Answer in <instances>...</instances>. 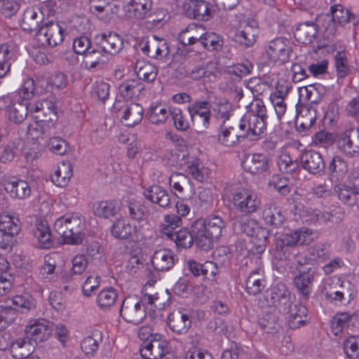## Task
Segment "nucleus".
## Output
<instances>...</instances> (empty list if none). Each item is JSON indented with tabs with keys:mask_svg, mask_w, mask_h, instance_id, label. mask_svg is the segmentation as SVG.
<instances>
[{
	"mask_svg": "<svg viewBox=\"0 0 359 359\" xmlns=\"http://www.w3.org/2000/svg\"><path fill=\"white\" fill-rule=\"evenodd\" d=\"M136 232V226L128 217L118 219L111 226V234L113 236L121 240L131 239Z\"/></svg>",
	"mask_w": 359,
	"mask_h": 359,
	"instance_id": "nucleus-22",
	"label": "nucleus"
},
{
	"mask_svg": "<svg viewBox=\"0 0 359 359\" xmlns=\"http://www.w3.org/2000/svg\"><path fill=\"white\" fill-rule=\"evenodd\" d=\"M263 217L267 223L274 226L280 225L285 219L280 210L274 204H269L265 207Z\"/></svg>",
	"mask_w": 359,
	"mask_h": 359,
	"instance_id": "nucleus-46",
	"label": "nucleus"
},
{
	"mask_svg": "<svg viewBox=\"0 0 359 359\" xmlns=\"http://www.w3.org/2000/svg\"><path fill=\"white\" fill-rule=\"evenodd\" d=\"M250 231L248 232V237H250V243L255 247H262L265 245L267 238V231L265 229L260 227L257 223H253V226Z\"/></svg>",
	"mask_w": 359,
	"mask_h": 359,
	"instance_id": "nucleus-50",
	"label": "nucleus"
},
{
	"mask_svg": "<svg viewBox=\"0 0 359 359\" xmlns=\"http://www.w3.org/2000/svg\"><path fill=\"white\" fill-rule=\"evenodd\" d=\"M233 128H222L219 134L218 140L219 142L225 147H234L243 142L246 137L245 134H233Z\"/></svg>",
	"mask_w": 359,
	"mask_h": 359,
	"instance_id": "nucleus-41",
	"label": "nucleus"
},
{
	"mask_svg": "<svg viewBox=\"0 0 359 359\" xmlns=\"http://www.w3.org/2000/svg\"><path fill=\"white\" fill-rule=\"evenodd\" d=\"M56 262L50 255L44 257V263L40 267L39 275L43 279H51L54 277Z\"/></svg>",
	"mask_w": 359,
	"mask_h": 359,
	"instance_id": "nucleus-62",
	"label": "nucleus"
},
{
	"mask_svg": "<svg viewBox=\"0 0 359 359\" xmlns=\"http://www.w3.org/2000/svg\"><path fill=\"white\" fill-rule=\"evenodd\" d=\"M344 217V211L341 207H333L327 211L322 212L321 222H331L338 224Z\"/></svg>",
	"mask_w": 359,
	"mask_h": 359,
	"instance_id": "nucleus-57",
	"label": "nucleus"
},
{
	"mask_svg": "<svg viewBox=\"0 0 359 359\" xmlns=\"http://www.w3.org/2000/svg\"><path fill=\"white\" fill-rule=\"evenodd\" d=\"M20 231V222L18 217L6 213L0 215V247H7L12 243Z\"/></svg>",
	"mask_w": 359,
	"mask_h": 359,
	"instance_id": "nucleus-6",
	"label": "nucleus"
},
{
	"mask_svg": "<svg viewBox=\"0 0 359 359\" xmlns=\"http://www.w3.org/2000/svg\"><path fill=\"white\" fill-rule=\"evenodd\" d=\"M344 349L349 359H359V336H351L344 343Z\"/></svg>",
	"mask_w": 359,
	"mask_h": 359,
	"instance_id": "nucleus-56",
	"label": "nucleus"
},
{
	"mask_svg": "<svg viewBox=\"0 0 359 359\" xmlns=\"http://www.w3.org/2000/svg\"><path fill=\"white\" fill-rule=\"evenodd\" d=\"M123 204L117 200H106L94 203L92 212L97 217L110 219L121 212Z\"/></svg>",
	"mask_w": 359,
	"mask_h": 359,
	"instance_id": "nucleus-18",
	"label": "nucleus"
},
{
	"mask_svg": "<svg viewBox=\"0 0 359 359\" xmlns=\"http://www.w3.org/2000/svg\"><path fill=\"white\" fill-rule=\"evenodd\" d=\"M182 224L181 218L175 215L164 216V222L161 225V232L170 239H174L173 231Z\"/></svg>",
	"mask_w": 359,
	"mask_h": 359,
	"instance_id": "nucleus-45",
	"label": "nucleus"
},
{
	"mask_svg": "<svg viewBox=\"0 0 359 359\" xmlns=\"http://www.w3.org/2000/svg\"><path fill=\"white\" fill-rule=\"evenodd\" d=\"M283 312L288 313V324L290 328L297 329L305 324L306 320V308L301 304H295L293 307L283 309Z\"/></svg>",
	"mask_w": 359,
	"mask_h": 359,
	"instance_id": "nucleus-28",
	"label": "nucleus"
},
{
	"mask_svg": "<svg viewBox=\"0 0 359 359\" xmlns=\"http://www.w3.org/2000/svg\"><path fill=\"white\" fill-rule=\"evenodd\" d=\"M316 238V233L308 229L297 230L280 235L276 247H292L294 245H308Z\"/></svg>",
	"mask_w": 359,
	"mask_h": 359,
	"instance_id": "nucleus-8",
	"label": "nucleus"
},
{
	"mask_svg": "<svg viewBox=\"0 0 359 359\" xmlns=\"http://www.w3.org/2000/svg\"><path fill=\"white\" fill-rule=\"evenodd\" d=\"M109 60V55L102 48H93L83 57V64L86 69L98 67Z\"/></svg>",
	"mask_w": 359,
	"mask_h": 359,
	"instance_id": "nucleus-29",
	"label": "nucleus"
},
{
	"mask_svg": "<svg viewBox=\"0 0 359 359\" xmlns=\"http://www.w3.org/2000/svg\"><path fill=\"white\" fill-rule=\"evenodd\" d=\"M266 118L259 116H248V141H257L265 135Z\"/></svg>",
	"mask_w": 359,
	"mask_h": 359,
	"instance_id": "nucleus-31",
	"label": "nucleus"
},
{
	"mask_svg": "<svg viewBox=\"0 0 359 359\" xmlns=\"http://www.w3.org/2000/svg\"><path fill=\"white\" fill-rule=\"evenodd\" d=\"M231 110V104L224 98L217 100L212 107L215 116L224 122L229 118Z\"/></svg>",
	"mask_w": 359,
	"mask_h": 359,
	"instance_id": "nucleus-47",
	"label": "nucleus"
},
{
	"mask_svg": "<svg viewBox=\"0 0 359 359\" xmlns=\"http://www.w3.org/2000/svg\"><path fill=\"white\" fill-rule=\"evenodd\" d=\"M53 324L45 319H33L25 327L26 334L36 341H43L51 334Z\"/></svg>",
	"mask_w": 359,
	"mask_h": 359,
	"instance_id": "nucleus-12",
	"label": "nucleus"
},
{
	"mask_svg": "<svg viewBox=\"0 0 359 359\" xmlns=\"http://www.w3.org/2000/svg\"><path fill=\"white\" fill-rule=\"evenodd\" d=\"M170 116L176 129L184 131L189 128V122L180 108H172Z\"/></svg>",
	"mask_w": 359,
	"mask_h": 359,
	"instance_id": "nucleus-63",
	"label": "nucleus"
},
{
	"mask_svg": "<svg viewBox=\"0 0 359 359\" xmlns=\"http://www.w3.org/2000/svg\"><path fill=\"white\" fill-rule=\"evenodd\" d=\"M170 330L178 334H185L191 326L189 313L184 309L173 311L168 317Z\"/></svg>",
	"mask_w": 359,
	"mask_h": 359,
	"instance_id": "nucleus-17",
	"label": "nucleus"
},
{
	"mask_svg": "<svg viewBox=\"0 0 359 359\" xmlns=\"http://www.w3.org/2000/svg\"><path fill=\"white\" fill-rule=\"evenodd\" d=\"M10 301L15 311L22 313L35 309L36 306L34 299L27 294L15 295Z\"/></svg>",
	"mask_w": 359,
	"mask_h": 359,
	"instance_id": "nucleus-40",
	"label": "nucleus"
},
{
	"mask_svg": "<svg viewBox=\"0 0 359 359\" xmlns=\"http://www.w3.org/2000/svg\"><path fill=\"white\" fill-rule=\"evenodd\" d=\"M330 13L334 21L338 25H344L348 22L353 16L350 11L341 4H335L330 7Z\"/></svg>",
	"mask_w": 359,
	"mask_h": 359,
	"instance_id": "nucleus-48",
	"label": "nucleus"
},
{
	"mask_svg": "<svg viewBox=\"0 0 359 359\" xmlns=\"http://www.w3.org/2000/svg\"><path fill=\"white\" fill-rule=\"evenodd\" d=\"M322 212L318 209L311 207L304 208L300 212V218L302 222L311 224L315 222H321Z\"/></svg>",
	"mask_w": 359,
	"mask_h": 359,
	"instance_id": "nucleus-61",
	"label": "nucleus"
},
{
	"mask_svg": "<svg viewBox=\"0 0 359 359\" xmlns=\"http://www.w3.org/2000/svg\"><path fill=\"white\" fill-rule=\"evenodd\" d=\"M183 8L187 16L198 20H208L212 15L210 4L203 0H187Z\"/></svg>",
	"mask_w": 359,
	"mask_h": 359,
	"instance_id": "nucleus-15",
	"label": "nucleus"
},
{
	"mask_svg": "<svg viewBox=\"0 0 359 359\" xmlns=\"http://www.w3.org/2000/svg\"><path fill=\"white\" fill-rule=\"evenodd\" d=\"M269 168V160L262 154H255L252 156L251 164L248 170L253 174H259L266 171Z\"/></svg>",
	"mask_w": 359,
	"mask_h": 359,
	"instance_id": "nucleus-51",
	"label": "nucleus"
},
{
	"mask_svg": "<svg viewBox=\"0 0 359 359\" xmlns=\"http://www.w3.org/2000/svg\"><path fill=\"white\" fill-rule=\"evenodd\" d=\"M296 262L297 263H292L295 265L297 271V274L294 277V284L301 294L308 297L311 292L316 271L312 269L306 259L304 263L300 259Z\"/></svg>",
	"mask_w": 359,
	"mask_h": 359,
	"instance_id": "nucleus-4",
	"label": "nucleus"
},
{
	"mask_svg": "<svg viewBox=\"0 0 359 359\" xmlns=\"http://www.w3.org/2000/svg\"><path fill=\"white\" fill-rule=\"evenodd\" d=\"M68 224V236L73 242H76V243H71L70 245L81 244L83 240L82 231L86 225L84 217L78 212H69Z\"/></svg>",
	"mask_w": 359,
	"mask_h": 359,
	"instance_id": "nucleus-19",
	"label": "nucleus"
},
{
	"mask_svg": "<svg viewBox=\"0 0 359 359\" xmlns=\"http://www.w3.org/2000/svg\"><path fill=\"white\" fill-rule=\"evenodd\" d=\"M73 169L69 162H61L54 168L50 175L52 182L59 187H65L69 183Z\"/></svg>",
	"mask_w": 359,
	"mask_h": 359,
	"instance_id": "nucleus-24",
	"label": "nucleus"
},
{
	"mask_svg": "<svg viewBox=\"0 0 359 359\" xmlns=\"http://www.w3.org/2000/svg\"><path fill=\"white\" fill-rule=\"evenodd\" d=\"M20 95V89L11 94L6 96H3L0 97V109L4 110L6 111V116L8 118L15 123L14 120L11 119L9 116L10 112L13 111L14 114H18L19 111L18 110H15V108L18 107V104L22 103V102L17 100V97H19Z\"/></svg>",
	"mask_w": 359,
	"mask_h": 359,
	"instance_id": "nucleus-39",
	"label": "nucleus"
},
{
	"mask_svg": "<svg viewBox=\"0 0 359 359\" xmlns=\"http://www.w3.org/2000/svg\"><path fill=\"white\" fill-rule=\"evenodd\" d=\"M224 222L218 216L196 219L191 226V231L181 229L175 233L174 239L177 247H210L222 234Z\"/></svg>",
	"mask_w": 359,
	"mask_h": 359,
	"instance_id": "nucleus-1",
	"label": "nucleus"
},
{
	"mask_svg": "<svg viewBox=\"0 0 359 359\" xmlns=\"http://www.w3.org/2000/svg\"><path fill=\"white\" fill-rule=\"evenodd\" d=\"M114 108L120 111L121 121L127 127L138 125L143 118L144 109L139 103L124 102L119 104L118 107L114 104Z\"/></svg>",
	"mask_w": 359,
	"mask_h": 359,
	"instance_id": "nucleus-7",
	"label": "nucleus"
},
{
	"mask_svg": "<svg viewBox=\"0 0 359 359\" xmlns=\"http://www.w3.org/2000/svg\"><path fill=\"white\" fill-rule=\"evenodd\" d=\"M128 206L133 219L138 221L144 219L146 215V208L140 201L131 197L128 200Z\"/></svg>",
	"mask_w": 359,
	"mask_h": 359,
	"instance_id": "nucleus-53",
	"label": "nucleus"
},
{
	"mask_svg": "<svg viewBox=\"0 0 359 359\" xmlns=\"http://www.w3.org/2000/svg\"><path fill=\"white\" fill-rule=\"evenodd\" d=\"M186 182V177L184 175L178 172L171 174L169 178L171 191L178 197L182 196L184 193V185Z\"/></svg>",
	"mask_w": 359,
	"mask_h": 359,
	"instance_id": "nucleus-59",
	"label": "nucleus"
},
{
	"mask_svg": "<svg viewBox=\"0 0 359 359\" xmlns=\"http://www.w3.org/2000/svg\"><path fill=\"white\" fill-rule=\"evenodd\" d=\"M318 33L316 25L306 22L298 25L294 32V37L302 43H310L316 38Z\"/></svg>",
	"mask_w": 359,
	"mask_h": 359,
	"instance_id": "nucleus-32",
	"label": "nucleus"
},
{
	"mask_svg": "<svg viewBox=\"0 0 359 359\" xmlns=\"http://www.w3.org/2000/svg\"><path fill=\"white\" fill-rule=\"evenodd\" d=\"M34 81L27 79L25 81L22 86L20 88V97L17 100L22 102L18 104V107L15 110L19 111L18 114H14L13 111L10 112L9 116L14 120L15 123L22 122L28 114H32L44 111V104L43 100H38L35 97L34 93Z\"/></svg>",
	"mask_w": 359,
	"mask_h": 359,
	"instance_id": "nucleus-2",
	"label": "nucleus"
},
{
	"mask_svg": "<svg viewBox=\"0 0 359 359\" xmlns=\"http://www.w3.org/2000/svg\"><path fill=\"white\" fill-rule=\"evenodd\" d=\"M135 71L139 79L150 82L155 80L157 76V68L152 64L138 60L135 67Z\"/></svg>",
	"mask_w": 359,
	"mask_h": 359,
	"instance_id": "nucleus-34",
	"label": "nucleus"
},
{
	"mask_svg": "<svg viewBox=\"0 0 359 359\" xmlns=\"http://www.w3.org/2000/svg\"><path fill=\"white\" fill-rule=\"evenodd\" d=\"M352 316L347 312L336 313L330 322V330L335 336H339L348 327Z\"/></svg>",
	"mask_w": 359,
	"mask_h": 359,
	"instance_id": "nucleus-37",
	"label": "nucleus"
},
{
	"mask_svg": "<svg viewBox=\"0 0 359 359\" xmlns=\"http://www.w3.org/2000/svg\"><path fill=\"white\" fill-rule=\"evenodd\" d=\"M63 29L57 23L50 22L43 25L36 34L37 41L43 46L55 47L64 40Z\"/></svg>",
	"mask_w": 359,
	"mask_h": 359,
	"instance_id": "nucleus-9",
	"label": "nucleus"
},
{
	"mask_svg": "<svg viewBox=\"0 0 359 359\" xmlns=\"http://www.w3.org/2000/svg\"><path fill=\"white\" fill-rule=\"evenodd\" d=\"M204 31V27L190 24L180 32L178 39L183 45H194L198 41L202 43Z\"/></svg>",
	"mask_w": 359,
	"mask_h": 359,
	"instance_id": "nucleus-26",
	"label": "nucleus"
},
{
	"mask_svg": "<svg viewBox=\"0 0 359 359\" xmlns=\"http://www.w3.org/2000/svg\"><path fill=\"white\" fill-rule=\"evenodd\" d=\"M120 315L126 322L135 325H140L147 315L143 299L137 296H128L122 302Z\"/></svg>",
	"mask_w": 359,
	"mask_h": 359,
	"instance_id": "nucleus-3",
	"label": "nucleus"
},
{
	"mask_svg": "<svg viewBox=\"0 0 359 359\" xmlns=\"http://www.w3.org/2000/svg\"><path fill=\"white\" fill-rule=\"evenodd\" d=\"M46 6V3H43L41 7L35 6H29L23 11V14L20 20V25L21 28L28 32L36 30L42 22L44 18V14L42 8Z\"/></svg>",
	"mask_w": 359,
	"mask_h": 359,
	"instance_id": "nucleus-13",
	"label": "nucleus"
},
{
	"mask_svg": "<svg viewBox=\"0 0 359 359\" xmlns=\"http://www.w3.org/2000/svg\"><path fill=\"white\" fill-rule=\"evenodd\" d=\"M277 163L281 172L290 174L293 173L299 166L297 161L292 160L287 153H282L279 156Z\"/></svg>",
	"mask_w": 359,
	"mask_h": 359,
	"instance_id": "nucleus-55",
	"label": "nucleus"
},
{
	"mask_svg": "<svg viewBox=\"0 0 359 359\" xmlns=\"http://www.w3.org/2000/svg\"><path fill=\"white\" fill-rule=\"evenodd\" d=\"M144 90L143 84L137 79H129L122 83L118 88V94L116 97V105L118 107L123 101H128L137 98L142 90Z\"/></svg>",
	"mask_w": 359,
	"mask_h": 359,
	"instance_id": "nucleus-16",
	"label": "nucleus"
},
{
	"mask_svg": "<svg viewBox=\"0 0 359 359\" xmlns=\"http://www.w3.org/2000/svg\"><path fill=\"white\" fill-rule=\"evenodd\" d=\"M289 292L283 284H278L273 286L271 292V302H269V306H276L277 304L279 305L283 304L290 306V303L288 299Z\"/></svg>",
	"mask_w": 359,
	"mask_h": 359,
	"instance_id": "nucleus-42",
	"label": "nucleus"
},
{
	"mask_svg": "<svg viewBox=\"0 0 359 359\" xmlns=\"http://www.w3.org/2000/svg\"><path fill=\"white\" fill-rule=\"evenodd\" d=\"M292 51L290 41L283 37L271 41L266 50V55L271 62H286Z\"/></svg>",
	"mask_w": 359,
	"mask_h": 359,
	"instance_id": "nucleus-11",
	"label": "nucleus"
},
{
	"mask_svg": "<svg viewBox=\"0 0 359 359\" xmlns=\"http://www.w3.org/2000/svg\"><path fill=\"white\" fill-rule=\"evenodd\" d=\"M42 153V147L36 141L28 142L26 144L24 154L27 162H33L38 158Z\"/></svg>",
	"mask_w": 359,
	"mask_h": 359,
	"instance_id": "nucleus-64",
	"label": "nucleus"
},
{
	"mask_svg": "<svg viewBox=\"0 0 359 359\" xmlns=\"http://www.w3.org/2000/svg\"><path fill=\"white\" fill-rule=\"evenodd\" d=\"M15 47L12 43L0 45V78L4 77L10 69V61L15 56Z\"/></svg>",
	"mask_w": 359,
	"mask_h": 359,
	"instance_id": "nucleus-33",
	"label": "nucleus"
},
{
	"mask_svg": "<svg viewBox=\"0 0 359 359\" xmlns=\"http://www.w3.org/2000/svg\"><path fill=\"white\" fill-rule=\"evenodd\" d=\"M144 197L161 207H166L170 204V196L167 191L158 185H152L144 189Z\"/></svg>",
	"mask_w": 359,
	"mask_h": 359,
	"instance_id": "nucleus-30",
	"label": "nucleus"
},
{
	"mask_svg": "<svg viewBox=\"0 0 359 359\" xmlns=\"http://www.w3.org/2000/svg\"><path fill=\"white\" fill-rule=\"evenodd\" d=\"M187 109L193 123L196 116L201 118L210 114V105L206 101H196L191 103L189 104Z\"/></svg>",
	"mask_w": 359,
	"mask_h": 359,
	"instance_id": "nucleus-52",
	"label": "nucleus"
},
{
	"mask_svg": "<svg viewBox=\"0 0 359 359\" xmlns=\"http://www.w3.org/2000/svg\"><path fill=\"white\" fill-rule=\"evenodd\" d=\"M97 39L102 45V48L109 55L118 53L123 47V41L116 33L109 32L101 34Z\"/></svg>",
	"mask_w": 359,
	"mask_h": 359,
	"instance_id": "nucleus-27",
	"label": "nucleus"
},
{
	"mask_svg": "<svg viewBox=\"0 0 359 359\" xmlns=\"http://www.w3.org/2000/svg\"><path fill=\"white\" fill-rule=\"evenodd\" d=\"M335 67L338 78H345L351 71L347 57L344 53L338 52L335 55Z\"/></svg>",
	"mask_w": 359,
	"mask_h": 359,
	"instance_id": "nucleus-58",
	"label": "nucleus"
},
{
	"mask_svg": "<svg viewBox=\"0 0 359 359\" xmlns=\"http://www.w3.org/2000/svg\"><path fill=\"white\" fill-rule=\"evenodd\" d=\"M33 234L38 243L41 245H49L52 241L50 226L46 220L37 219Z\"/></svg>",
	"mask_w": 359,
	"mask_h": 359,
	"instance_id": "nucleus-35",
	"label": "nucleus"
},
{
	"mask_svg": "<svg viewBox=\"0 0 359 359\" xmlns=\"http://www.w3.org/2000/svg\"><path fill=\"white\" fill-rule=\"evenodd\" d=\"M177 258L168 248H160L156 250L151 259L154 267L158 271H168L173 267Z\"/></svg>",
	"mask_w": 359,
	"mask_h": 359,
	"instance_id": "nucleus-20",
	"label": "nucleus"
},
{
	"mask_svg": "<svg viewBox=\"0 0 359 359\" xmlns=\"http://www.w3.org/2000/svg\"><path fill=\"white\" fill-rule=\"evenodd\" d=\"M151 6V0H129L125 4L123 9L128 18L139 22L150 15Z\"/></svg>",
	"mask_w": 359,
	"mask_h": 359,
	"instance_id": "nucleus-14",
	"label": "nucleus"
},
{
	"mask_svg": "<svg viewBox=\"0 0 359 359\" xmlns=\"http://www.w3.org/2000/svg\"><path fill=\"white\" fill-rule=\"evenodd\" d=\"M171 114V109L161 102H153L150 104L147 116L149 121L154 125H161L166 122Z\"/></svg>",
	"mask_w": 359,
	"mask_h": 359,
	"instance_id": "nucleus-25",
	"label": "nucleus"
},
{
	"mask_svg": "<svg viewBox=\"0 0 359 359\" xmlns=\"http://www.w3.org/2000/svg\"><path fill=\"white\" fill-rule=\"evenodd\" d=\"M118 297L117 292L113 287H108L101 290L96 299L98 307L106 310L112 306Z\"/></svg>",
	"mask_w": 359,
	"mask_h": 359,
	"instance_id": "nucleus-43",
	"label": "nucleus"
},
{
	"mask_svg": "<svg viewBox=\"0 0 359 359\" xmlns=\"http://www.w3.org/2000/svg\"><path fill=\"white\" fill-rule=\"evenodd\" d=\"M329 169L332 178L340 180L347 172L348 167L346 162L341 157L335 156L330 164Z\"/></svg>",
	"mask_w": 359,
	"mask_h": 359,
	"instance_id": "nucleus-54",
	"label": "nucleus"
},
{
	"mask_svg": "<svg viewBox=\"0 0 359 359\" xmlns=\"http://www.w3.org/2000/svg\"><path fill=\"white\" fill-rule=\"evenodd\" d=\"M102 341V334L98 330H93L90 335L85 337L81 342V348L86 355H93Z\"/></svg>",
	"mask_w": 359,
	"mask_h": 359,
	"instance_id": "nucleus-36",
	"label": "nucleus"
},
{
	"mask_svg": "<svg viewBox=\"0 0 359 359\" xmlns=\"http://www.w3.org/2000/svg\"><path fill=\"white\" fill-rule=\"evenodd\" d=\"M68 218L69 212L60 216L55 219L53 224L54 230L59 234V241L62 244L68 245L71 243H76L73 242L72 238L68 236Z\"/></svg>",
	"mask_w": 359,
	"mask_h": 359,
	"instance_id": "nucleus-38",
	"label": "nucleus"
},
{
	"mask_svg": "<svg viewBox=\"0 0 359 359\" xmlns=\"http://www.w3.org/2000/svg\"><path fill=\"white\" fill-rule=\"evenodd\" d=\"M247 27V20L243 15L239 20L235 21L232 25L231 30V37L238 43L243 44L245 43L247 35L245 28Z\"/></svg>",
	"mask_w": 359,
	"mask_h": 359,
	"instance_id": "nucleus-44",
	"label": "nucleus"
},
{
	"mask_svg": "<svg viewBox=\"0 0 359 359\" xmlns=\"http://www.w3.org/2000/svg\"><path fill=\"white\" fill-rule=\"evenodd\" d=\"M0 186L11 198L20 200L28 198L32 193V189L27 181L15 177L3 179Z\"/></svg>",
	"mask_w": 359,
	"mask_h": 359,
	"instance_id": "nucleus-10",
	"label": "nucleus"
},
{
	"mask_svg": "<svg viewBox=\"0 0 359 359\" xmlns=\"http://www.w3.org/2000/svg\"><path fill=\"white\" fill-rule=\"evenodd\" d=\"M168 342L161 334H151L141 344L140 352L143 359H159L166 351Z\"/></svg>",
	"mask_w": 359,
	"mask_h": 359,
	"instance_id": "nucleus-5",
	"label": "nucleus"
},
{
	"mask_svg": "<svg viewBox=\"0 0 359 359\" xmlns=\"http://www.w3.org/2000/svg\"><path fill=\"white\" fill-rule=\"evenodd\" d=\"M91 94L104 102L109 96V84L104 81H96L92 86Z\"/></svg>",
	"mask_w": 359,
	"mask_h": 359,
	"instance_id": "nucleus-60",
	"label": "nucleus"
},
{
	"mask_svg": "<svg viewBox=\"0 0 359 359\" xmlns=\"http://www.w3.org/2000/svg\"><path fill=\"white\" fill-rule=\"evenodd\" d=\"M202 45L208 50H221L224 41L223 38L215 32H205L202 38Z\"/></svg>",
	"mask_w": 359,
	"mask_h": 359,
	"instance_id": "nucleus-49",
	"label": "nucleus"
},
{
	"mask_svg": "<svg viewBox=\"0 0 359 359\" xmlns=\"http://www.w3.org/2000/svg\"><path fill=\"white\" fill-rule=\"evenodd\" d=\"M300 162L303 168L312 174L323 172L325 167L321 155L314 151H309L302 154Z\"/></svg>",
	"mask_w": 359,
	"mask_h": 359,
	"instance_id": "nucleus-21",
	"label": "nucleus"
},
{
	"mask_svg": "<svg viewBox=\"0 0 359 359\" xmlns=\"http://www.w3.org/2000/svg\"><path fill=\"white\" fill-rule=\"evenodd\" d=\"M186 171L193 179L199 182L208 181L211 170L204 165L199 158L192 157L186 162Z\"/></svg>",
	"mask_w": 359,
	"mask_h": 359,
	"instance_id": "nucleus-23",
	"label": "nucleus"
}]
</instances>
